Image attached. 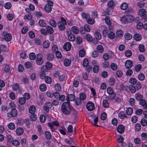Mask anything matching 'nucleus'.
<instances>
[{
  "label": "nucleus",
  "instance_id": "23",
  "mask_svg": "<svg viewBox=\"0 0 147 147\" xmlns=\"http://www.w3.org/2000/svg\"><path fill=\"white\" fill-rule=\"evenodd\" d=\"M47 58L48 60L52 61L54 58V55L53 54L49 53L47 55Z\"/></svg>",
  "mask_w": 147,
  "mask_h": 147
},
{
  "label": "nucleus",
  "instance_id": "60",
  "mask_svg": "<svg viewBox=\"0 0 147 147\" xmlns=\"http://www.w3.org/2000/svg\"><path fill=\"white\" fill-rule=\"evenodd\" d=\"M85 37L88 41L90 42H92L93 40L92 37L89 34H86Z\"/></svg>",
  "mask_w": 147,
  "mask_h": 147
},
{
  "label": "nucleus",
  "instance_id": "46",
  "mask_svg": "<svg viewBox=\"0 0 147 147\" xmlns=\"http://www.w3.org/2000/svg\"><path fill=\"white\" fill-rule=\"evenodd\" d=\"M115 5V3L113 0H111L107 3L108 6L110 8L113 7Z\"/></svg>",
  "mask_w": 147,
  "mask_h": 147
},
{
  "label": "nucleus",
  "instance_id": "62",
  "mask_svg": "<svg viewBox=\"0 0 147 147\" xmlns=\"http://www.w3.org/2000/svg\"><path fill=\"white\" fill-rule=\"evenodd\" d=\"M105 21L107 24L109 25H111V22L109 18L108 17H106L105 19Z\"/></svg>",
  "mask_w": 147,
  "mask_h": 147
},
{
  "label": "nucleus",
  "instance_id": "61",
  "mask_svg": "<svg viewBox=\"0 0 147 147\" xmlns=\"http://www.w3.org/2000/svg\"><path fill=\"white\" fill-rule=\"evenodd\" d=\"M144 47V45L143 44L140 45L138 47L140 51L142 52H144L145 51Z\"/></svg>",
  "mask_w": 147,
  "mask_h": 147
},
{
  "label": "nucleus",
  "instance_id": "34",
  "mask_svg": "<svg viewBox=\"0 0 147 147\" xmlns=\"http://www.w3.org/2000/svg\"><path fill=\"white\" fill-rule=\"evenodd\" d=\"M126 113L127 115H130L133 112V109L131 107L128 108L126 111Z\"/></svg>",
  "mask_w": 147,
  "mask_h": 147
},
{
  "label": "nucleus",
  "instance_id": "36",
  "mask_svg": "<svg viewBox=\"0 0 147 147\" xmlns=\"http://www.w3.org/2000/svg\"><path fill=\"white\" fill-rule=\"evenodd\" d=\"M26 99L24 98L21 97L19 99V102L20 105L24 104L26 102Z\"/></svg>",
  "mask_w": 147,
  "mask_h": 147
},
{
  "label": "nucleus",
  "instance_id": "27",
  "mask_svg": "<svg viewBox=\"0 0 147 147\" xmlns=\"http://www.w3.org/2000/svg\"><path fill=\"white\" fill-rule=\"evenodd\" d=\"M130 19L129 17L127 16L124 17H122L121 18V21L123 22L124 23H126L129 21Z\"/></svg>",
  "mask_w": 147,
  "mask_h": 147
},
{
  "label": "nucleus",
  "instance_id": "57",
  "mask_svg": "<svg viewBox=\"0 0 147 147\" xmlns=\"http://www.w3.org/2000/svg\"><path fill=\"white\" fill-rule=\"evenodd\" d=\"M37 119V116L35 114H31L30 116V119L32 121H34L36 120Z\"/></svg>",
  "mask_w": 147,
  "mask_h": 147
},
{
  "label": "nucleus",
  "instance_id": "51",
  "mask_svg": "<svg viewBox=\"0 0 147 147\" xmlns=\"http://www.w3.org/2000/svg\"><path fill=\"white\" fill-rule=\"evenodd\" d=\"M52 50L53 52L55 53L58 51L57 46L56 45H53L52 47Z\"/></svg>",
  "mask_w": 147,
  "mask_h": 147
},
{
  "label": "nucleus",
  "instance_id": "1",
  "mask_svg": "<svg viewBox=\"0 0 147 147\" xmlns=\"http://www.w3.org/2000/svg\"><path fill=\"white\" fill-rule=\"evenodd\" d=\"M69 102H64L63 103L61 106V111L65 115H69L71 112V108L69 104Z\"/></svg>",
  "mask_w": 147,
  "mask_h": 147
},
{
  "label": "nucleus",
  "instance_id": "20",
  "mask_svg": "<svg viewBox=\"0 0 147 147\" xmlns=\"http://www.w3.org/2000/svg\"><path fill=\"white\" fill-rule=\"evenodd\" d=\"M24 131V129L23 128L21 127H19L16 129V133L18 135H21L23 134Z\"/></svg>",
  "mask_w": 147,
  "mask_h": 147
},
{
  "label": "nucleus",
  "instance_id": "52",
  "mask_svg": "<svg viewBox=\"0 0 147 147\" xmlns=\"http://www.w3.org/2000/svg\"><path fill=\"white\" fill-rule=\"evenodd\" d=\"M29 57L30 59L34 60L36 58V55L34 53H30L29 54Z\"/></svg>",
  "mask_w": 147,
  "mask_h": 147
},
{
  "label": "nucleus",
  "instance_id": "25",
  "mask_svg": "<svg viewBox=\"0 0 147 147\" xmlns=\"http://www.w3.org/2000/svg\"><path fill=\"white\" fill-rule=\"evenodd\" d=\"M146 11L144 9H140L139 12V14L141 16H142L146 14Z\"/></svg>",
  "mask_w": 147,
  "mask_h": 147
},
{
  "label": "nucleus",
  "instance_id": "42",
  "mask_svg": "<svg viewBox=\"0 0 147 147\" xmlns=\"http://www.w3.org/2000/svg\"><path fill=\"white\" fill-rule=\"evenodd\" d=\"M86 97V95L84 93L82 92L80 94L79 98L82 100L83 101L84 100Z\"/></svg>",
  "mask_w": 147,
  "mask_h": 147
},
{
  "label": "nucleus",
  "instance_id": "41",
  "mask_svg": "<svg viewBox=\"0 0 147 147\" xmlns=\"http://www.w3.org/2000/svg\"><path fill=\"white\" fill-rule=\"evenodd\" d=\"M115 83V79L113 78H110L109 80V84L110 86L113 85Z\"/></svg>",
  "mask_w": 147,
  "mask_h": 147
},
{
  "label": "nucleus",
  "instance_id": "5",
  "mask_svg": "<svg viewBox=\"0 0 147 147\" xmlns=\"http://www.w3.org/2000/svg\"><path fill=\"white\" fill-rule=\"evenodd\" d=\"M42 57V55L41 54L37 55L36 61L38 65H41L42 64L43 62Z\"/></svg>",
  "mask_w": 147,
  "mask_h": 147
},
{
  "label": "nucleus",
  "instance_id": "64",
  "mask_svg": "<svg viewBox=\"0 0 147 147\" xmlns=\"http://www.w3.org/2000/svg\"><path fill=\"white\" fill-rule=\"evenodd\" d=\"M8 127L10 129L13 130L15 128V125L13 123H11L9 124Z\"/></svg>",
  "mask_w": 147,
  "mask_h": 147
},
{
  "label": "nucleus",
  "instance_id": "26",
  "mask_svg": "<svg viewBox=\"0 0 147 147\" xmlns=\"http://www.w3.org/2000/svg\"><path fill=\"white\" fill-rule=\"evenodd\" d=\"M49 23L53 27H55L57 26V23L53 19H50L49 20Z\"/></svg>",
  "mask_w": 147,
  "mask_h": 147
},
{
  "label": "nucleus",
  "instance_id": "54",
  "mask_svg": "<svg viewBox=\"0 0 147 147\" xmlns=\"http://www.w3.org/2000/svg\"><path fill=\"white\" fill-rule=\"evenodd\" d=\"M140 123L143 126H146L147 125V121L145 119H142L141 120Z\"/></svg>",
  "mask_w": 147,
  "mask_h": 147
},
{
  "label": "nucleus",
  "instance_id": "2",
  "mask_svg": "<svg viewBox=\"0 0 147 147\" xmlns=\"http://www.w3.org/2000/svg\"><path fill=\"white\" fill-rule=\"evenodd\" d=\"M57 25L59 28L60 30H64L66 26L67 25L66 20L64 17H61L60 18V20L57 22Z\"/></svg>",
  "mask_w": 147,
  "mask_h": 147
},
{
  "label": "nucleus",
  "instance_id": "48",
  "mask_svg": "<svg viewBox=\"0 0 147 147\" xmlns=\"http://www.w3.org/2000/svg\"><path fill=\"white\" fill-rule=\"evenodd\" d=\"M141 126L140 124L137 123L135 125V129L136 131H139L141 129Z\"/></svg>",
  "mask_w": 147,
  "mask_h": 147
},
{
  "label": "nucleus",
  "instance_id": "37",
  "mask_svg": "<svg viewBox=\"0 0 147 147\" xmlns=\"http://www.w3.org/2000/svg\"><path fill=\"white\" fill-rule=\"evenodd\" d=\"M83 101L80 99L79 97L76 99L75 100V103L77 105H79L81 104Z\"/></svg>",
  "mask_w": 147,
  "mask_h": 147
},
{
  "label": "nucleus",
  "instance_id": "14",
  "mask_svg": "<svg viewBox=\"0 0 147 147\" xmlns=\"http://www.w3.org/2000/svg\"><path fill=\"white\" fill-rule=\"evenodd\" d=\"M119 89L121 91L124 90L127 91L129 90V88L127 85L125 86L123 84H121L120 86Z\"/></svg>",
  "mask_w": 147,
  "mask_h": 147
},
{
  "label": "nucleus",
  "instance_id": "28",
  "mask_svg": "<svg viewBox=\"0 0 147 147\" xmlns=\"http://www.w3.org/2000/svg\"><path fill=\"white\" fill-rule=\"evenodd\" d=\"M71 60L70 59H66L64 60V64L65 66H69L71 64Z\"/></svg>",
  "mask_w": 147,
  "mask_h": 147
},
{
  "label": "nucleus",
  "instance_id": "29",
  "mask_svg": "<svg viewBox=\"0 0 147 147\" xmlns=\"http://www.w3.org/2000/svg\"><path fill=\"white\" fill-rule=\"evenodd\" d=\"M128 7V4L126 3H123L121 5V8L122 9L125 10Z\"/></svg>",
  "mask_w": 147,
  "mask_h": 147
},
{
  "label": "nucleus",
  "instance_id": "31",
  "mask_svg": "<svg viewBox=\"0 0 147 147\" xmlns=\"http://www.w3.org/2000/svg\"><path fill=\"white\" fill-rule=\"evenodd\" d=\"M38 24L40 26L45 27L46 26V23L43 20H40L38 22Z\"/></svg>",
  "mask_w": 147,
  "mask_h": 147
},
{
  "label": "nucleus",
  "instance_id": "21",
  "mask_svg": "<svg viewBox=\"0 0 147 147\" xmlns=\"http://www.w3.org/2000/svg\"><path fill=\"white\" fill-rule=\"evenodd\" d=\"M119 117L121 119H123L125 118H126L127 117L126 114L123 112H121L118 115Z\"/></svg>",
  "mask_w": 147,
  "mask_h": 147
},
{
  "label": "nucleus",
  "instance_id": "40",
  "mask_svg": "<svg viewBox=\"0 0 147 147\" xmlns=\"http://www.w3.org/2000/svg\"><path fill=\"white\" fill-rule=\"evenodd\" d=\"M12 5L10 2H7L4 5V7L6 9H10Z\"/></svg>",
  "mask_w": 147,
  "mask_h": 147
},
{
  "label": "nucleus",
  "instance_id": "9",
  "mask_svg": "<svg viewBox=\"0 0 147 147\" xmlns=\"http://www.w3.org/2000/svg\"><path fill=\"white\" fill-rule=\"evenodd\" d=\"M52 106L51 103L50 102H47L45 103V105L43 107V109L47 113L49 111V109H51Z\"/></svg>",
  "mask_w": 147,
  "mask_h": 147
},
{
  "label": "nucleus",
  "instance_id": "11",
  "mask_svg": "<svg viewBox=\"0 0 147 147\" xmlns=\"http://www.w3.org/2000/svg\"><path fill=\"white\" fill-rule=\"evenodd\" d=\"M125 127L123 125H119L117 129V131L120 134H122L125 130Z\"/></svg>",
  "mask_w": 147,
  "mask_h": 147
},
{
  "label": "nucleus",
  "instance_id": "6",
  "mask_svg": "<svg viewBox=\"0 0 147 147\" xmlns=\"http://www.w3.org/2000/svg\"><path fill=\"white\" fill-rule=\"evenodd\" d=\"M17 114V110L15 109H12L10 112L7 113V116L9 117H14L16 116Z\"/></svg>",
  "mask_w": 147,
  "mask_h": 147
},
{
  "label": "nucleus",
  "instance_id": "12",
  "mask_svg": "<svg viewBox=\"0 0 147 147\" xmlns=\"http://www.w3.org/2000/svg\"><path fill=\"white\" fill-rule=\"evenodd\" d=\"M133 62L130 60H127L125 63V66L127 69L131 68L132 66Z\"/></svg>",
  "mask_w": 147,
  "mask_h": 147
},
{
  "label": "nucleus",
  "instance_id": "22",
  "mask_svg": "<svg viewBox=\"0 0 147 147\" xmlns=\"http://www.w3.org/2000/svg\"><path fill=\"white\" fill-rule=\"evenodd\" d=\"M96 49L99 53H102L104 51V49L103 47L101 45H98L96 48Z\"/></svg>",
  "mask_w": 147,
  "mask_h": 147
},
{
  "label": "nucleus",
  "instance_id": "58",
  "mask_svg": "<svg viewBox=\"0 0 147 147\" xmlns=\"http://www.w3.org/2000/svg\"><path fill=\"white\" fill-rule=\"evenodd\" d=\"M88 59L86 58L84 59L83 61V66L84 67H86L88 65Z\"/></svg>",
  "mask_w": 147,
  "mask_h": 147
},
{
  "label": "nucleus",
  "instance_id": "53",
  "mask_svg": "<svg viewBox=\"0 0 147 147\" xmlns=\"http://www.w3.org/2000/svg\"><path fill=\"white\" fill-rule=\"evenodd\" d=\"M81 16L82 18L86 19L90 18V16L89 14L86 13H82L81 15Z\"/></svg>",
  "mask_w": 147,
  "mask_h": 147
},
{
  "label": "nucleus",
  "instance_id": "45",
  "mask_svg": "<svg viewBox=\"0 0 147 147\" xmlns=\"http://www.w3.org/2000/svg\"><path fill=\"white\" fill-rule=\"evenodd\" d=\"M11 142H12V144L16 146H18L20 144V142L17 140H13Z\"/></svg>",
  "mask_w": 147,
  "mask_h": 147
},
{
  "label": "nucleus",
  "instance_id": "7",
  "mask_svg": "<svg viewBox=\"0 0 147 147\" xmlns=\"http://www.w3.org/2000/svg\"><path fill=\"white\" fill-rule=\"evenodd\" d=\"M47 124L48 126L51 128V131L53 132L55 131V129L53 128V125L56 126H59V125L58 121H57L52 122V123H48Z\"/></svg>",
  "mask_w": 147,
  "mask_h": 147
},
{
  "label": "nucleus",
  "instance_id": "44",
  "mask_svg": "<svg viewBox=\"0 0 147 147\" xmlns=\"http://www.w3.org/2000/svg\"><path fill=\"white\" fill-rule=\"evenodd\" d=\"M129 90H130L132 93H134L136 91L135 87L133 85H130L129 87Z\"/></svg>",
  "mask_w": 147,
  "mask_h": 147
},
{
  "label": "nucleus",
  "instance_id": "56",
  "mask_svg": "<svg viewBox=\"0 0 147 147\" xmlns=\"http://www.w3.org/2000/svg\"><path fill=\"white\" fill-rule=\"evenodd\" d=\"M46 82L48 84H50L51 82V78L48 76H47L45 78Z\"/></svg>",
  "mask_w": 147,
  "mask_h": 147
},
{
  "label": "nucleus",
  "instance_id": "38",
  "mask_svg": "<svg viewBox=\"0 0 147 147\" xmlns=\"http://www.w3.org/2000/svg\"><path fill=\"white\" fill-rule=\"evenodd\" d=\"M129 82L131 84H135L137 83V80L135 78H132L130 79L129 80Z\"/></svg>",
  "mask_w": 147,
  "mask_h": 147
},
{
  "label": "nucleus",
  "instance_id": "33",
  "mask_svg": "<svg viewBox=\"0 0 147 147\" xmlns=\"http://www.w3.org/2000/svg\"><path fill=\"white\" fill-rule=\"evenodd\" d=\"M43 47L45 48H48L50 45V43L49 41H45L43 43Z\"/></svg>",
  "mask_w": 147,
  "mask_h": 147
},
{
  "label": "nucleus",
  "instance_id": "8",
  "mask_svg": "<svg viewBox=\"0 0 147 147\" xmlns=\"http://www.w3.org/2000/svg\"><path fill=\"white\" fill-rule=\"evenodd\" d=\"M2 35L4 36V39L6 41H9L11 40V35L9 33H7L6 32H3Z\"/></svg>",
  "mask_w": 147,
  "mask_h": 147
},
{
  "label": "nucleus",
  "instance_id": "43",
  "mask_svg": "<svg viewBox=\"0 0 147 147\" xmlns=\"http://www.w3.org/2000/svg\"><path fill=\"white\" fill-rule=\"evenodd\" d=\"M138 79L140 81H143L145 78V76L143 73H140L138 75Z\"/></svg>",
  "mask_w": 147,
  "mask_h": 147
},
{
  "label": "nucleus",
  "instance_id": "32",
  "mask_svg": "<svg viewBox=\"0 0 147 147\" xmlns=\"http://www.w3.org/2000/svg\"><path fill=\"white\" fill-rule=\"evenodd\" d=\"M68 37L69 40L71 41H74L76 38L75 36L72 34L68 35Z\"/></svg>",
  "mask_w": 147,
  "mask_h": 147
},
{
  "label": "nucleus",
  "instance_id": "16",
  "mask_svg": "<svg viewBox=\"0 0 147 147\" xmlns=\"http://www.w3.org/2000/svg\"><path fill=\"white\" fill-rule=\"evenodd\" d=\"M71 30L73 33L75 34H77L79 31L78 28L75 26H73L71 27Z\"/></svg>",
  "mask_w": 147,
  "mask_h": 147
},
{
  "label": "nucleus",
  "instance_id": "50",
  "mask_svg": "<svg viewBox=\"0 0 147 147\" xmlns=\"http://www.w3.org/2000/svg\"><path fill=\"white\" fill-rule=\"evenodd\" d=\"M95 36L97 40H100L101 38L100 34L98 32H95Z\"/></svg>",
  "mask_w": 147,
  "mask_h": 147
},
{
  "label": "nucleus",
  "instance_id": "49",
  "mask_svg": "<svg viewBox=\"0 0 147 147\" xmlns=\"http://www.w3.org/2000/svg\"><path fill=\"white\" fill-rule=\"evenodd\" d=\"M111 67L112 70H115L117 69V66L115 63H112L111 65Z\"/></svg>",
  "mask_w": 147,
  "mask_h": 147
},
{
  "label": "nucleus",
  "instance_id": "17",
  "mask_svg": "<svg viewBox=\"0 0 147 147\" xmlns=\"http://www.w3.org/2000/svg\"><path fill=\"white\" fill-rule=\"evenodd\" d=\"M46 29L47 33H48L49 34H52L54 32L53 28L50 26H47Z\"/></svg>",
  "mask_w": 147,
  "mask_h": 147
},
{
  "label": "nucleus",
  "instance_id": "13",
  "mask_svg": "<svg viewBox=\"0 0 147 147\" xmlns=\"http://www.w3.org/2000/svg\"><path fill=\"white\" fill-rule=\"evenodd\" d=\"M71 48V45L69 42H66L63 46L64 49L66 51H69Z\"/></svg>",
  "mask_w": 147,
  "mask_h": 147
},
{
  "label": "nucleus",
  "instance_id": "63",
  "mask_svg": "<svg viewBox=\"0 0 147 147\" xmlns=\"http://www.w3.org/2000/svg\"><path fill=\"white\" fill-rule=\"evenodd\" d=\"M102 105L104 107L107 108L109 106V104L107 100H104L103 101Z\"/></svg>",
  "mask_w": 147,
  "mask_h": 147
},
{
  "label": "nucleus",
  "instance_id": "39",
  "mask_svg": "<svg viewBox=\"0 0 147 147\" xmlns=\"http://www.w3.org/2000/svg\"><path fill=\"white\" fill-rule=\"evenodd\" d=\"M109 38L111 39H113L115 36V34L113 32H111L108 34Z\"/></svg>",
  "mask_w": 147,
  "mask_h": 147
},
{
  "label": "nucleus",
  "instance_id": "30",
  "mask_svg": "<svg viewBox=\"0 0 147 147\" xmlns=\"http://www.w3.org/2000/svg\"><path fill=\"white\" fill-rule=\"evenodd\" d=\"M40 90L42 91H45L46 90L47 87L45 84H42L40 86Z\"/></svg>",
  "mask_w": 147,
  "mask_h": 147
},
{
  "label": "nucleus",
  "instance_id": "3",
  "mask_svg": "<svg viewBox=\"0 0 147 147\" xmlns=\"http://www.w3.org/2000/svg\"><path fill=\"white\" fill-rule=\"evenodd\" d=\"M47 4L44 7L45 11L47 13H50L52 10V7L53 6V2L51 0H47Z\"/></svg>",
  "mask_w": 147,
  "mask_h": 147
},
{
  "label": "nucleus",
  "instance_id": "10",
  "mask_svg": "<svg viewBox=\"0 0 147 147\" xmlns=\"http://www.w3.org/2000/svg\"><path fill=\"white\" fill-rule=\"evenodd\" d=\"M86 108L89 111H92L94 109V104L91 102H89L86 105Z\"/></svg>",
  "mask_w": 147,
  "mask_h": 147
},
{
  "label": "nucleus",
  "instance_id": "15",
  "mask_svg": "<svg viewBox=\"0 0 147 147\" xmlns=\"http://www.w3.org/2000/svg\"><path fill=\"white\" fill-rule=\"evenodd\" d=\"M29 112L31 114H35L36 111V108L34 106H30L29 108Z\"/></svg>",
  "mask_w": 147,
  "mask_h": 147
},
{
  "label": "nucleus",
  "instance_id": "18",
  "mask_svg": "<svg viewBox=\"0 0 147 147\" xmlns=\"http://www.w3.org/2000/svg\"><path fill=\"white\" fill-rule=\"evenodd\" d=\"M134 39L137 41L140 40L142 39L141 35L139 34H135L134 36Z\"/></svg>",
  "mask_w": 147,
  "mask_h": 147
},
{
  "label": "nucleus",
  "instance_id": "24",
  "mask_svg": "<svg viewBox=\"0 0 147 147\" xmlns=\"http://www.w3.org/2000/svg\"><path fill=\"white\" fill-rule=\"evenodd\" d=\"M45 135L46 138L50 140L52 138V135L51 133L49 131H47L45 133Z\"/></svg>",
  "mask_w": 147,
  "mask_h": 147
},
{
  "label": "nucleus",
  "instance_id": "55",
  "mask_svg": "<svg viewBox=\"0 0 147 147\" xmlns=\"http://www.w3.org/2000/svg\"><path fill=\"white\" fill-rule=\"evenodd\" d=\"M85 54V51L83 49H81L79 52V55L82 57L84 56Z\"/></svg>",
  "mask_w": 147,
  "mask_h": 147
},
{
  "label": "nucleus",
  "instance_id": "35",
  "mask_svg": "<svg viewBox=\"0 0 147 147\" xmlns=\"http://www.w3.org/2000/svg\"><path fill=\"white\" fill-rule=\"evenodd\" d=\"M132 35L128 33L126 34L125 35V38L127 40H130L132 38Z\"/></svg>",
  "mask_w": 147,
  "mask_h": 147
},
{
  "label": "nucleus",
  "instance_id": "19",
  "mask_svg": "<svg viewBox=\"0 0 147 147\" xmlns=\"http://www.w3.org/2000/svg\"><path fill=\"white\" fill-rule=\"evenodd\" d=\"M135 98L138 100L140 101L143 98V96L140 93H137L135 95Z\"/></svg>",
  "mask_w": 147,
  "mask_h": 147
},
{
  "label": "nucleus",
  "instance_id": "47",
  "mask_svg": "<svg viewBox=\"0 0 147 147\" xmlns=\"http://www.w3.org/2000/svg\"><path fill=\"white\" fill-rule=\"evenodd\" d=\"M139 103L140 105L144 108L146 103V100L143 99L139 101Z\"/></svg>",
  "mask_w": 147,
  "mask_h": 147
},
{
  "label": "nucleus",
  "instance_id": "4",
  "mask_svg": "<svg viewBox=\"0 0 147 147\" xmlns=\"http://www.w3.org/2000/svg\"><path fill=\"white\" fill-rule=\"evenodd\" d=\"M107 92L109 94V98L112 100H113L116 96V94L114 92L113 89L111 87H109L107 89Z\"/></svg>",
  "mask_w": 147,
  "mask_h": 147
},
{
  "label": "nucleus",
  "instance_id": "59",
  "mask_svg": "<svg viewBox=\"0 0 147 147\" xmlns=\"http://www.w3.org/2000/svg\"><path fill=\"white\" fill-rule=\"evenodd\" d=\"M141 138L144 140H147V134L145 133H142L141 135Z\"/></svg>",
  "mask_w": 147,
  "mask_h": 147
}]
</instances>
